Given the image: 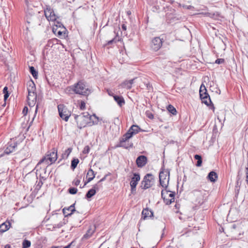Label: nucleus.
<instances>
[{"label":"nucleus","instance_id":"nucleus-23","mask_svg":"<svg viewBox=\"0 0 248 248\" xmlns=\"http://www.w3.org/2000/svg\"><path fill=\"white\" fill-rule=\"evenodd\" d=\"M95 232L94 229H92L91 227H90L88 231H87L86 233L83 235V236L82 238V240H87L90 238L93 234Z\"/></svg>","mask_w":248,"mask_h":248},{"label":"nucleus","instance_id":"nucleus-28","mask_svg":"<svg viewBox=\"0 0 248 248\" xmlns=\"http://www.w3.org/2000/svg\"><path fill=\"white\" fill-rule=\"evenodd\" d=\"M122 41V38H120L119 37H118L117 35L113 39L110 40V41H108L107 44L106 45V46L107 45H111L112 44V43H116L117 42H121Z\"/></svg>","mask_w":248,"mask_h":248},{"label":"nucleus","instance_id":"nucleus-41","mask_svg":"<svg viewBox=\"0 0 248 248\" xmlns=\"http://www.w3.org/2000/svg\"><path fill=\"white\" fill-rule=\"evenodd\" d=\"M146 116H147L149 119H154V115H153L152 113H151V112H148V111H147V112H146Z\"/></svg>","mask_w":248,"mask_h":248},{"label":"nucleus","instance_id":"nucleus-11","mask_svg":"<svg viewBox=\"0 0 248 248\" xmlns=\"http://www.w3.org/2000/svg\"><path fill=\"white\" fill-rule=\"evenodd\" d=\"M140 175L138 173H134L133 176L131 178L130 182V185L131 187V191L132 193L136 191V186L140 181Z\"/></svg>","mask_w":248,"mask_h":248},{"label":"nucleus","instance_id":"nucleus-27","mask_svg":"<svg viewBox=\"0 0 248 248\" xmlns=\"http://www.w3.org/2000/svg\"><path fill=\"white\" fill-rule=\"evenodd\" d=\"M15 146L16 143L15 142L11 144L10 145H9L8 147H7V148L5 150V153L6 154H9L10 153L13 152L15 150Z\"/></svg>","mask_w":248,"mask_h":248},{"label":"nucleus","instance_id":"nucleus-9","mask_svg":"<svg viewBox=\"0 0 248 248\" xmlns=\"http://www.w3.org/2000/svg\"><path fill=\"white\" fill-rule=\"evenodd\" d=\"M58 109L60 117L67 122L71 115V111L63 104L58 105Z\"/></svg>","mask_w":248,"mask_h":248},{"label":"nucleus","instance_id":"nucleus-47","mask_svg":"<svg viewBox=\"0 0 248 248\" xmlns=\"http://www.w3.org/2000/svg\"><path fill=\"white\" fill-rule=\"evenodd\" d=\"M208 16H210V17H212L213 16H214V14H210V13H208L207 14Z\"/></svg>","mask_w":248,"mask_h":248},{"label":"nucleus","instance_id":"nucleus-29","mask_svg":"<svg viewBox=\"0 0 248 248\" xmlns=\"http://www.w3.org/2000/svg\"><path fill=\"white\" fill-rule=\"evenodd\" d=\"M72 151V148H69L67 150H66L62 154V158L63 159H67L69 155L71 154Z\"/></svg>","mask_w":248,"mask_h":248},{"label":"nucleus","instance_id":"nucleus-40","mask_svg":"<svg viewBox=\"0 0 248 248\" xmlns=\"http://www.w3.org/2000/svg\"><path fill=\"white\" fill-rule=\"evenodd\" d=\"M28 112V108L27 107L25 106L22 110V114L24 116H25L27 115V113Z\"/></svg>","mask_w":248,"mask_h":248},{"label":"nucleus","instance_id":"nucleus-2","mask_svg":"<svg viewBox=\"0 0 248 248\" xmlns=\"http://www.w3.org/2000/svg\"><path fill=\"white\" fill-rule=\"evenodd\" d=\"M68 88L76 94L83 96H88L91 93V90L89 86L83 80L78 81L77 83L69 87Z\"/></svg>","mask_w":248,"mask_h":248},{"label":"nucleus","instance_id":"nucleus-48","mask_svg":"<svg viewBox=\"0 0 248 248\" xmlns=\"http://www.w3.org/2000/svg\"><path fill=\"white\" fill-rule=\"evenodd\" d=\"M5 248H10V246L8 244L5 246Z\"/></svg>","mask_w":248,"mask_h":248},{"label":"nucleus","instance_id":"nucleus-45","mask_svg":"<svg viewBox=\"0 0 248 248\" xmlns=\"http://www.w3.org/2000/svg\"><path fill=\"white\" fill-rule=\"evenodd\" d=\"M9 93H5V94H4V100L5 101H6V99H7L8 98V97H9Z\"/></svg>","mask_w":248,"mask_h":248},{"label":"nucleus","instance_id":"nucleus-38","mask_svg":"<svg viewBox=\"0 0 248 248\" xmlns=\"http://www.w3.org/2000/svg\"><path fill=\"white\" fill-rule=\"evenodd\" d=\"M90 151V147L88 145H87V146H85V147L84 148V149L82 151V153L84 154H87L89 153Z\"/></svg>","mask_w":248,"mask_h":248},{"label":"nucleus","instance_id":"nucleus-26","mask_svg":"<svg viewBox=\"0 0 248 248\" xmlns=\"http://www.w3.org/2000/svg\"><path fill=\"white\" fill-rule=\"evenodd\" d=\"M10 226L9 222H5L0 225V231L2 232H4L7 231Z\"/></svg>","mask_w":248,"mask_h":248},{"label":"nucleus","instance_id":"nucleus-14","mask_svg":"<svg viewBox=\"0 0 248 248\" xmlns=\"http://www.w3.org/2000/svg\"><path fill=\"white\" fill-rule=\"evenodd\" d=\"M140 128L137 125H132L128 129L127 132L124 134L127 138H132L133 135L137 134L140 131Z\"/></svg>","mask_w":248,"mask_h":248},{"label":"nucleus","instance_id":"nucleus-13","mask_svg":"<svg viewBox=\"0 0 248 248\" xmlns=\"http://www.w3.org/2000/svg\"><path fill=\"white\" fill-rule=\"evenodd\" d=\"M163 41L159 37L154 38L151 44V47L155 51H158L162 46Z\"/></svg>","mask_w":248,"mask_h":248},{"label":"nucleus","instance_id":"nucleus-34","mask_svg":"<svg viewBox=\"0 0 248 248\" xmlns=\"http://www.w3.org/2000/svg\"><path fill=\"white\" fill-rule=\"evenodd\" d=\"M31 245L30 241L25 239L22 243V248H28L31 247Z\"/></svg>","mask_w":248,"mask_h":248},{"label":"nucleus","instance_id":"nucleus-25","mask_svg":"<svg viewBox=\"0 0 248 248\" xmlns=\"http://www.w3.org/2000/svg\"><path fill=\"white\" fill-rule=\"evenodd\" d=\"M207 177L211 182H215L217 178V175L216 172L212 171L208 174Z\"/></svg>","mask_w":248,"mask_h":248},{"label":"nucleus","instance_id":"nucleus-49","mask_svg":"<svg viewBox=\"0 0 248 248\" xmlns=\"http://www.w3.org/2000/svg\"><path fill=\"white\" fill-rule=\"evenodd\" d=\"M105 180V177H104V178H103L102 179H101L99 181V182H102V181H104V180Z\"/></svg>","mask_w":248,"mask_h":248},{"label":"nucleus","instance_id":"nucleus-51","mask_svg":"<svg viewBox=\"0 0 248 248\" xmlns=\"http://www.w3.org/2000/svg\"><path fill=\"white\" fill-rule=\"evenodd\" d=\"M51 248H57V247H51Z\"/></svg>","mask_w":248,"mask_h":248},{"label":"nucleus","instance_id":"nucleus-22","mask_svg":"<svg viewBox=\"0 0 248 248\" xmlns=\"http://www.w3.org/2000/svg\"><path fill=\"white\" fill-rule=\"evenodd\" d=\"M96 189H98L97 185H94L93 187L88 191L86 195V198L89 199L94 196L96 193Z\"/></svg>","mask_w":248,"mask_h":248},{"label":"nucleus","instance_id":"nucleus-19","mask_svg":"<svg viewBox=\"0 0 248 248\" xmlns=\"http://www.w3.org/2000/svg\"><path fill=\"white\" fill-rule=\"evenodd\" d=\"M95 175L94 171L92 169H90L86 175L87 181L85 182L84 185L93 180L95 177Z\"/></svg>","mask_w":248,"mask_h":248},{"label":"nucleus","instance_id":"nucleus-7","mask_svg":"<svg viewBox=\"0 0 248 248\" xmlns=\"http://www.w3.org/2000/svg\"><path fill=\"white\" fill-rule=\"evenodd\" d=\"M170 179V172L167 170H163L159 173L160 185L164 188H168Z\"/></svg>","mask_w":248,"mask_h":248},{"label":"nucleus","instance_id":"nucleus-12","mask_svg":"<svg viewBox=\"0 0 248 248\" xmlns=\"http://www.w3.org/2000/svg\"><path fill=\"white\" fill-rule=\"evenodd\" d=\"M130 139V138H127L126 135L124 134L120 139L117 147H121L125 149L132 147L133 146V143L128 141Z\"/></svg>","mask_w":248,"mask_h":248},{"label":"nucleus","instance_id":"nucleus-36","mask_svg":"<svg viewBox=\"0 0 248 248\" xmlns=\"http://www.w3.org/2000/svg\"><path fill=\"white\" fill-rule=\"evenodd\" d=\"M79 108L82 110L86 109V103L84 101H80L79 102Z\"/></svg>","mask_w":248,"mask_h":248},{"label":"nucleus","instance_id":"nucleus-42","mask_svg":"<svg viewBox=\"0 0 248 248\" xmlns=\"http://www.w3.org/2000/svg\"><path fill=\"white\" fill-rule=\"evenodd\" d=\"M80 183V180L79 179H75L73 181L74 184L76 186H78L79 185Z\"/></svg>","mask_w":248,"mask_h":248},{"label":"nucleus","instance_id":"nucleus-21","mask_svg":"<svg viewBox=\"0 0 248 248\" xmlns=\"http://www.w3.org/2000/svg\"><path fill=\"white\" fill-rule=\"evenodd\" d=\"M113 98L120 107H121L125 104V100L123 96L115 95L113 96Z\"/></svg>","mask_w":248,"mask_h":248},{"label":"nucleus","instance_id":"nucleus-37","mask_svg":"<svg viewBox=\"0 0 248 248\" xmlns=\"http://www.w3.org/2000/svg\"><path fill=\"white\" fill-rule=\"evenodd\" d=\"M69 192L71 194H75L78 192V189L75 187H71L68 189Z\"/></svg>","mask_w":248,"mask_h":248},{"label":"nucleus","instance_id":"nucleus-18","mask_svg":"<svg viewBox=\"0 0 248 248\" xmlns=\"http://www.w3.org/2000/svg\"><path fill=\"white\" fill-rule=\"evenodd\" d=\"M27 90L29 94L36 93L35 85L32 80L27 83Z\"/></svg>","mask_w":248,"mask_h":248},{"label":"nucleus","instance_id":"nucleus-50","mask_svg":"<svg viewBox=\"0 0 248 248\" xmlns=\"http://www.w3.org/2000/svg\"><path fill=\"white\" fill-rule=\"evenodd\" d=\"M37 109H38V105H37L36 107V109H35V112H37Z\"/></svg>","mask_w":248,"mask_h":248},{"label":"nucleus","instance_id":"nucleus-4","mask_svg":"<svg viewBox=\"0 0 248 248\" xmlns=\"http://www.w3.org/2000/svg\"><path fill=\"white\" fill-rule=\"evenodd\" d=\"M57 159V151L53 148L51 152H48L47 154L39 162L38 164L45 163L46 165H49L54 163Z\"/></svg>","mask_w":248,"mask_h":248},{"label":"nucleus","instance_id":"nucleus-10","mask_svg":"<svg viewBox=\"0 0 248 248\" xmlns=\"http://www.w3.org/2000/svg\"><path fill=\"white\" fill-rule=\"evenodd\" d=\"M200 96L202 102L207 106H209L211 104V101L210 96L207 93V90L205 85L202 84L200 88Z\"/></svg>","mask_w":248,"mask_h":248},{"label":"nucleus","instance_id":"nucleus-43","mask_svg":"<svg viewBox=\"0 0 248 248\" xmlns=\"http://www.w3.org/2000/svg\"><path fill=\"white\" fill-rule=\"evenodd\" d=\"M107 92L109 96H112L113 97V96H115L113 94L112 91L109 89H107Z\"/></svg>","mask_w":248,"mask_h":248},{"label":"nucleus","instance_id":"nucleus-20","mask_svg":"<svg viewBox=\"0 0 248 248\" xmlns=\"http://www.w3.org/2000/svg\"><path fill=\"white\" fill-rule=\"evenodd\" d=\"M75 211V208L74 204H73L67 208L65 207L63 209V213L66 216L71 215Z\"/></svg>","mask_w":248,"mask_h":248},{"label":"nucleus","instance_id":"nucleus-32","mask_svg":"<svg viewBox=\"0 0 248 248\" xmlns=\"http://www.w3.org/2000/svg\"><path fill=\"white\" fill-rule=\"evenodd\" d=\"M30 72L34 78L35 79L37 78L38 77V72L35 69V68L33 66L30 67Z\"/></svg>","mask_w":248,"mask_h":248},{"label":"nucleus","instance_id":"nucleus-33","mask_svg":"<svg viewBox=\"0 0 248 248\" xmlns=\"http://www.w3.org/2000/svg\"><path fill=\"white\" fill-rule=\"evenodd\" d=\"M194 158L198 160L196 166L197 167H201L202 164V159L201 156L198 155H196L194 156Z\"/></svg>","mask_w":248,"mask_h":248},{"label":"nucleus","instance_id":"nucleus-5","mask_svg":"<svg viewBox=\"0 0 248 248\" xmlns=\"http://www.w3.org/2000/svg\"><path fill=\"white\" fill-rule=\"evenodd\" d=\"M175 193L174 192L164 188L161 190V196L164 202L168 205L174 202Z\"/></svg>","mask_w":248,"mask_h":248},{"label":"nucleus","instance_id":"nucleus-17","mask_svg":"<svg viewBox=\"0 0 248 248\" xmlns=\"http://www.w3.org/2000/svg\"><path fill=\"white\" fill-rule=\"evenodd\" d=\"M141 214V219L145 220L153 217L154 213L151 210L146 208L143 209Z\"/></svg>","mask_w":248,"mask_h":248},{"label":"nucleus","instance_id":"nucleus-35","mask_svg":"<svg viewBox=\"0 0 248 248\" xmlns=\"http://www.w3.org/2000/svg\"><path fill=\"white\" fill-rule=\"evenodd\" d=\"M35 18V16H26V21L28 23L33 22Z\"/></svg>","mask_w":248,"mask_h":248},{"label":"nucleus","instance_id":"nucleus-39","mask_svg":"<svg viewBox=\"0 0 248 248\" xmlns=\"http://www.w3.org/2000/svg\"><path fill=\"white\" fill-rule=\"evenodd\" d=\"M225 62V60L224 59H217L216 60L215 63L217 64H221Z\"/></svg>","mask_w":248,"mask_h":248},{"label":"nucleus","instance_id":"nucleus-46","mask_svg":"<svg viewBox=\"0 0 248 248\" xmlns=\"http://www.w3.org/2000/svg\"><path fill=\"white\" fill-rule=\"evenodd\" d=\"M122 28L124 31H125L126 30V26L124 24L122 25Z\"/></svg>","mask_w":248,"mask_h":248},{"label":"nucleus","instance_id":"nucleus-30","mask_svg":"<svg viewBox=\"0 0 248 248\" xmlns=\"http://www.w3.org/2000/svg\"><path fill=\"white\" fill-rule=\"evenodd\" d=\"M79 161L78 158H73L71 161V169L74 170L77 167V165L79 163Z\"/></svg>","mask_w":248,"mask_h":248},{"label":"nucleus","instance_id":"nucleus-44","mask_svg":"<svg viewBox=\"0 0 248 248\" xmlns=\"http://www.w3.org/2000/svg\"><path fill=\"white\" fill-rule=\"evenodd\" d=\"M3 93H4V94L5 93H8V88L7 87H5L3 90Z\"/></svg>","mask_w":248,"mask_h":248},{"label":"nucleus","instance_id":"nucleus-3","mask_svg":"<svg viewBox=\"0 0 248 248\" xmlns=\"http://www.w3.org/2000/svg\"><path fill=\"white\" fill-rule=\"evenodd\" d=\"M52 31L60 39H65L67 36V31L60 21L53 24Z\"/></svg>","mask_w":248,"mask_h":248},{"label":"nucleus","instance_id":"nucleus-1","mask_svg":"<svg viewBox=\"0 0 248 248\" xmlns=\"http://www.w3.org/2000/svg\"><path fill=\"white\" fill-rule=\"evenodd\" d=\"M74 118L78 127L80 129L96 124L98 122V118L95 115H90L88 112L75 115Z\"/></svg>","mask_w":248,"mask_h":248},{"label":"nucleus","instance_id":"nucleus-31","mask_svg":"<svg viewBox=\"0 0 248 248\" xmlns=\"http://www.w3.org/2000/svg\"><path fill=\"white\" fill-rule=\"evenodd\" d=\"M168 110L174 115H176L177 110L176 108L171 105H169L167 107Z\"/></svg>","mask_w":248,"mask_h":248},{"label":"nucleus","instance_id":"nucleus-8","mask_svg":"<svg viewBox=\"0 0 248 248\" xmlns=\"http://www.w3.org/2000/svg\"><path fill=\"white\" fill-rule=\"evenodd\" d=\"M155 179L154 176L151 173L145 175L141 183V187L143 189H146L151 187L155 184Z\"/></svg>","mask_w":248,"mask_h":248},{"label":"nucleus","instance_id":"nucleus-16","mask_svg":"<svg viewBox=\"0 0 248 248\" xmlns=\"http://www.w3.org/2000/svg\"><path fill=\"white\" fill-rule=\"evenodd\" d=\"M37 100V94L36 93L29 94L27 96L28 105L30 107H33L36 104Z\"/></svg>","mask_w":248,"mask_h":248},{"label":"nucleus","instance_id":"nucleus-6","mask_svg":"<svg viewBox=\"0 0 248 248\" xmlns=\"http://www.w3.org/2000/svg\"><path fill=\"white\" fill-rule=\"evenodd\" d=\"M44 13L47 20L49 22H53V24L60 21V17L54 13L53 9L50 6H46L44 10Z\"/></svg>","mask_w":248,"mask_h":248},{"label":"nucleus","instance_id":"nucleus-15","mask_svg":"<svg viewBox=\"0 0 248 248\" xmlns=\"http://www.w3.org/2000/svg\"><path fill=\"white\" fill-rule=\"evenodd\" d=\"M147 162V158L144 155H140L136 159V164L139 168L144 166Z\"/></svg>","mask_w":248,"mask_h":248},{"label":"nucleus","instance_id":"nucleus-24","mask_svg":"<svg viewBox=\"0 0 248 248\" xmlns=\"http://www.w3.org/2000/svg\"><path fill=\"white\" fill-rule=\"evenodd\" d=\"M134 79L126 80L122 83L121 86L123 88H126L128 90L130 89L132 87L133 84Z\"/></svg>","mask_w":248,"mask_h":248}]
</instances>
